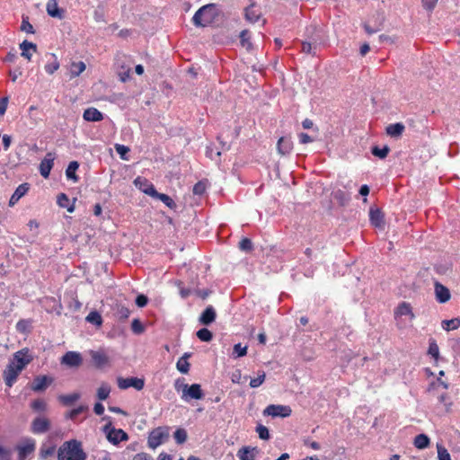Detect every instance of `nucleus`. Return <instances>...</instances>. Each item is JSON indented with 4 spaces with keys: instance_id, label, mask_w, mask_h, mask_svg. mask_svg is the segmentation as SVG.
I'll use <instances>...</instances> for the list:
<instances>
[{
    "instance_id": "1",
    "label": "nucleus",
    "mask_w": 460,
    "mask_h": 460,
    "mask_svg": "<svg viewBox=\"0 0 460 460\" xmlns=\"http://www.w3.org/2000/svg\"><path fill=\"white\" fill-rule=\"evenodd\" d=\"M82 443L76 439L64 442L58 450V460H86Z\"/></svg>"
},
{
    "instance_id": "13",
    "label": "nucleus",
    "mask_w": 460,
    "mask_h": 460,
    "mask_svg": "<svg viewBox=\"0 0 460 460\" xmlns=\"http://www.w3.org/2000/svg\"><path fill=\"white\" fill-rule=\"evenodd\" d=\"M22 371L18 370L16 367H14L13 363H9L6 368L4 370V380L5 385L8 387H12L13 384L16 382L18 376Z\"/></svg>"
},
{
    "instance_id": "32",
    "label": "nucleus",
    "mask_w": 460,
    "mask_h": 460,
    "mask_svg": "<svg viewBox=\"0 0 460 460\" xmlns=\"http://www.w3.org/2000/svg\"><path fill=\"white\" fill-rule=\"evenodd\" d=\"M384 21H385L384 15L383 14H378L377 21L375 23L374 27H372L368 22H365L364 23L363 27L365 29V31L367 34H373V33L377 32L378 31L381 30V28L383 26V23H384Z\"/></svg>"
},
{
    "instance_id": "25",
    "label": "nucleus",
    "mask_w": 460,
    "mask_h": 460,
    "mask_svg": "<svg viewBox=\"0 0 460 460\" xmlns=\"http://www.w3.org/2000/svg\"><path fill=\"white\" fill-rule=\"evenodd\" d=\"M75 199L73 201H70L68 196L65 193H60L58 196L57 203L60 208H66L69 213H73L75 209Z\"/></svg>"
},
{
    "instance_id": "58",
    "label": "nucleus",
    "mask_w": 460,
    "mask_h": 460,
    "mask_svg": "<svg viewBox=\"0 0 460 460\" xmlns=\"http://www.w3.org/2000/svg\"><path fill=\"white\" fill-rule=\"evenodd\" d=\"M265 380V373L262 371L257 377L252 378L250 381V386L252 388L259 387Z\"/></svg>"
},
{
    "instance_id": "27",
    "label": "nucleus",
    "mask_w": 460,
    "mask_h": 460,
    "mask_svg": "<svg viewBox=\"0 0 460 460\" xmlns=\"http://www.w3.org/2000/svg\"><path fill=\"white\" fill-rule=\"evenodd\" d=\"M395 317L398 316H409L411 320H412L415 315L412 313V308L411 305L407 302H402L398 305L394 311Z\"/></svg>"
},
{
    "instance_id": "26",
    "label": "nucleus",
    "mask_w": 460,
    "mask_h": 460,
    "mask_svg": "<svg viewBox=\"0 0 460 460\" xmlns=\"http://www.w3.org/2000/svg\"><path fill=\"white\" fill-rule=\"evenodd\" d=\"M46 10L48 14L51 17L58 19L63 18L64 10L58 7L57 0H49L46 5Z\"/></svg>"
},
{
    "instance_id": "39",
    "label": "nucleus",
    "mask_w": 460,
    "mask_h": 460,
    "mask_svg": "<svg viewBox=\"0 0 460 460\" xmlns=\"http://www.w3.org/2000/svg\"><path fill=\"white\" fill-rule=\"evenodd\" d=\"M85 70V64L83 61L73 62L70 66L71 77L79 76Z\"/></svg>"
},
{
    "instance_id": "20",
    "label": "nucleus",
    "mask_w": 460,
    "mask_h": 460,
    "mask_svg": "<svg viewBox=\"0 0 460 460\" xmlns=\"http://www.w3.org/2000/svg\"><path fill=\"white\" fill-rule=\"evenodd\" d=\"M217 313L212 305H208L206 309L201 313L199 322L203 325H209L215 322Z\"/></svg>"
},
{
    "instance_id": "29",
    "label": "nucleus",
    "mask_w": 460,
    "mask_h": 460,
    "mask_svg": "<svg viewBox=\"0 0 460 460\" xmlns=\"http://www.w3.org/2000/svg\"><path fill=\"white\" fill-rule=\"evenodd\" d=\"M191 357V353L185 352L177 361L176 368L181 374H188L190 371V363L188 362L189 358Z\"/></svg>"
},
{
    "instance_id": "44",
    "label": "nucleus",
    "mask_w": 460,
    "mask_h": 460,
    "mask_svg": "<svg viewBox=\"0 0 460 460\" xmlns=\"http://www.w3.org/2000/svg\"><path fill=\"white\" fill-rule=\"evenodd\" d=\"M86 321L96 326H101L102 324V318L99 312L92 311L86 316Z\"/></svg>"
},
{
    "instance_id": "31",
    "label": "nucleus",
    "mask_w": 460,
    "mask_h": 460,
    "mask_svg": "<svg viewBox=\"0 0 460 460\" xmlns=\"http://www.w3.org/2000/svg\"><path fill=\"white\" fill-rule=\"evenodd\" d=\"M404 129V125L401 122H397L386 127V134L392 137H399L402 135Z\"/></svg>"
},
{
    "instance_id": "11",
    "label": "nucleus",
    "mask_w": 460,
    "mask_h": 460,
    "mask_svg": "<svg viewBox=\"0 0 460 460\" xmlns=\"http://www.w3.org/2000/svg\"><path fill=\"white\" fill-rule=\"evenodd\" d=\"M50 429V421L44 416L36 417L31 425V431L33 434H44Z\"/></svg>"
},
{
    "instance_id": "36",
    "label": "nucleus",
    "mask_w": 460,
    "mask_h": 460,
    "mask_svg": "<svg viewBox=\"0 0 460 460\" xmlns=\"http://www.w3.org/2000/svg\"><path fill=\"white\" fill-rule=\"evenodd\" d=\"M430 439L426 434H419L415 437L413 445L418 449H425L429 446Z\"/></svg>"
},
{
    "instance_id": "46",
    "label": "nucleus",
    "mask_w": 460,
    "mask_h": 460,
    "mask_svg": "<svg viewBox=\"0 0 460 460\" xmlns=\"http://www.w3.org/2000/svg\"><path fill=\"white\" fill-rule=\"evenodd\" d=\"M196 335L201 341L205 342H209L213 339V333L207 328L199 329Z\"/></svg>"
},
{
    "instance_id": "15",
    "label": "nucleus",
    "mask_w": 460,
    "mask_h": 460,
    "mask_svg": "<svg viewBox=\"0 0 460 460\" xmlns=\"http://www.w3.org/2000/svg\"><path fill=\"white\" fill-rule=\"evenodd\" d=\"M438 402L439 406H438V414H446L451 411L453 401L447 393L444 392L438 394Z\"/></svg>"
},
{
    "instance_id": "48",
    "label": "nucleus",
    "mask_w": 460,
    "mask_h": 460,
    "mask_svg": "<svg viewBox=\"0 0 460 460\" xmlns=\"http://www.w3.org/2000/svg\"><path fill=\"white\" fill-rule=\"evenodd\" d=\"M173 438L177 444H183L188 438L187 431L184 429L179 428L175 430Z\"/></svg>"
},
{
    "instance_id": "60",
    "label": "nucleus",
    "mask_w": 460,
    "mask_h": 460,
    "mask_svg": "<svg viewBox=\"0 0 460 460\" xmlns=\"http://www.w3.org/2000/svg\"><path fill=\"white\" fill-rule=\"evenodd\" d=\"M334 198L337 199L341 205H345L349 200V196L342 190H339L334 193Z\"/></svg>"
},
{
    "instance_id": "24",
    "label": "nucleus",
    "mask_w": 460,
    "mask_h": 460,
    "mask_svg": "<svg viewBox=\"0 0 460 460\" xmlns=\"http://www.w3.org/2000/svg\"><path fill=\"white\" fill-rule=\"evenodd\" d=\"M278 151L282 155H289L293 149V143L289 137H281L277 144Z\"/></svg>"
},
{
    "instance_id": "10",
    "label": "nucleus",
    "mask_w": 460,
    "mask_h": 460,
    "mask_svg": "<svg viewBox=\"0 0 460 460\" xmlns=\"http://www.w3.org/2000/svg\"><path fill=\"white\" fill-rule=\"evenodd\" d=\"M145 194L161 200L169 208L172 209L176 208L174 200L170 196L158 192L154 185H147V189L145 190Z\"/></svg>"
},
{
    "instance_id": "19",
    "label": "nucleus",
    "mask_w": 460,
    "mask_h": 460,
    "mask_svg": "<svg viewBox=\"0 0 460 460\" xmlns=\"http://www.w3.org/2000/svg\"><path fill=\"white\" fill-rule=\"evenodd\" d=\"M30 190V184L25 182L20 184L13 193L9 200V206L13 207Z\"/></svg>"
},
{
    "instance_id": "34",
    "label": "nucleus",
    "mask_w": 460,
    "mask_h": 460,
    "mask_svg": "<svg viewBox=\"0 0 460 460\" xmlns=\"http://www.w3.org/2000/svg\"><path fill=\"white\" fill-rule=\"evenodd\" d=\"M80 397L81 394L79 393H73L70 394H61L58 396V400L64 405L69 406L78 401Z\"/></svg>"
},
{
    "instance_id": "37",
    "label": "nucleus",
    "mask_w": 460,
    "mask_h": 460,
    "mask_svg": "<svg viewBox=\"0 0 460 460\" xmlns=\"http://www.w3.org/2000/svg\"><path fill=\"white\" fill-rule=\"evenodd\" d=\"M240 43L243 48H245L247 50L252 49V43L251 41V33L248 30H243L240 32Z\"/></svg>"
},
{
    "instance_id": "2",
    "label": "nucleus",
    "mask_w": 460,
    "mask_h": 460,
    "mask_svg": "<svg viewBox=\"0 0 460 460\" xmlns=\"http://www.w3.org/2000/svg\"><path fill=\"white\" fill-rule=\"evenodd\" d=\"M220 10L216 4L201 6L193 15L192 22L196 27H206L215 22L220 16Z\"/></svg>"
},
{
    "instance_id": "62",
    "label": "nucleus",
    "mask_w": 460,
    "mask_h": 460,
    "mask_svg": "<svg viewBox=\"0 0 460 460\" xmlns=\"http://www.w3.org/2000/svg\"><path fill=\"white\" fill-rule=\"evenodd\" d=\"M135 303L138 307H144L147 305L148 298L146 296L141 294L136 297Z\"/></svg>"
},
{
    "instance_id": "5",
    "label": "nucleus",
    "mask_w": 460,
    "mask_h": 460,
    "mask_svg": "<svg viewBox=\"0 0 460 460\" xmlns=\"http://www.w3.org/2000/svg\"><path fill=\"white\" fill-rule=\"evenodd\" d=\"M204 396V392L199 384H192L190 385L183 386V394H181V399L185 402H189L190 399L201 400Z\"/></svg>"
},
{
    "instance_id": "6",
    "label": "nucleus",
    "mask_w": 460,
    "mask_h": 460,
    "mask_svg": "<svg viewBox=\"0 0 460 460\" xmlns=\"http://www.w3.org/2000/svg\"><path fill=\"white\" fill-rule=\"evenodd\" d=\"M291 412L292 410L288 405L270 404L263 411V415L286 418L289 417L291 415Z\"/></svg>"
},
{
    "instance_id": "42",
    "label": "nucleus",
    "mask_w": 460,
    "mask_h": 460,
    "mask_svg": "<svg viewBox=\"0 0 460 460\" xmlns=\"http://www.w3.org/2000/svg\"><path fill=\"white\" fill-rule=\"evenodd\" d=\"M390 152V148L388 146H384L383 147H379L378 146H374L371 148V153L373 155L380 158L385 159Z\"/></svg>"
},
{
    "instance_id": "54",
    "label": "nucleus",
    "mask_w": 460,
    "mask_h": 460,
    "mask_svg": "<svg viewBox=\"0 0 460 460\" xmlns=\"http://www.w3.org/2000/svg\"><path fill=\"white\" fill-rule=\"evenodd\" d=\"M247 353V347L242 346L241 343L235 344L233 349V355L234 358H241Z\"/></svg>"
},
{
    "instance_id": "33",
    "label": "nucleus",
    "mask_w": 460,
    "mask_h": 460,
    "mask_svg": "<svg viewBox=\"0 0 460 460\" xmlns=\"http://www.w3.org/2000/svg\"><path fill=\"white\" fill-rule=\"evenodd\" d=\"M261 12L256 9L253 4L245 9V18L251 22H258L261 18Z\"/></svg>"
},
{
    "instance_id": "35",
    "label": "nucleus",
    "mask_w": 460,
    "mask_h": 460,
    "mask_svg": "<svg viewBox=\"0 0 460 460\" xmlns=\"http://www.w3.org/2000/svg\"><path fill=\"white\" fill-rule=\"evenodd\" d=\"M79 167V164L76 161H72L69 163L66 170V176L68 180H72L74 182L78 181V177L75 174L76 170Z\"/></svg>"
},
{
    "instance_id": "45",
    "label": "nucleus",
    "mask_w": 460,
    "mask_h": 460,
    "mask_svg": "<svg viewBox=\"0 0 460 460\" xmlns=\"http://www.w3.org/2000/svg\"><path fill=\"white\" fill-rule=\"evenodd\" d=\"M31 325V320L22 319L16 323V330L21 333H28L30 332Z\"/></svg>"
},
{
    "instance_id": "53",
    "label": "nucleus",
    "mask_w": 460,
    "mask_h": 460,
    "mask_svg": "<svg viewBox=\"0 0 460 460\" xmlns=\"http://www.w3.org/2000/svg\"><path fill=\"white\" fill-rule=\"evenodd\" d=\"M56 447L54 446L50 447H42L40 450V458L47 459L49 456H51L55 454Z\"/></svg>"
},
{
    "instance_id": "63",
    "label": "nucleus",
    "mask_w": 460,
    "mask_h": 460,
    "mask_svg": "<svg viewBox=\"0 0 460 460\" xmlns=\"http://www.w3.org/2000/svg\"><path fill=\"white\" fill-rule=\"evenodd\" d=\"M437 2L438 0H422V4L426 10L431 12L435 8Z\"/></svg>"
},
{
    "instance_id": "57",
    "label": "nucleus",
    "mask_w": 460,
    "mask_h": 460,
    "mask_svg": "<svg viewBox=\"0 0 460 460\" xmlns=\"http://www.w3.org/2000/svg\"><path fill=\"white\" fill-rule=\"evenodd\" d=\"M131 330L134 333L140 334L145 331V328L138 319H134L131 323Z\"/></svg>"
},
{
    "instance_id": "50",
    "label": "nucleus",
    "mask_w": 460,
    "mask_h": 460,
    "mask_svg": "<svg viewBox=\"0 0 460 460\" xmlns=\"http://www.w3.org/2000/svg\"><path fill=\"white\" fill-rule=\"evenodd\" d=\"M316 49L310 41H308L307 40H304L302 42V52L305 53V54H309V55H312V56H315L316 55Z\"/></svg>"
},
{
    "instance_id": "21",
    "label": "nucleus",
    "mask_w": 460,
    "mask_h": 460,
    "mask_svg": "<svg viewBox=\"0 0 460 460\" xmlns=\"http://www.w3.org/2000/svg\"><path fill=\"white\" fill-rule=\"evenodd\" d=\"M54 164V157L51 153H49L47 156L40 162V172L44 178L49 176L50 171Z\"/></svg>"
},
{
    "instance_id": "14",
    "label": "nucleus",
    "mask_w": 460,
    "mask_h": 460,
    "mask_svg": "<svg viewBox=\"0 0 460 460\" xmlns=\"http://www.w3.org/2000/svg\"><path fill=\"white\" fill-rule=\"evenodd\" d=\"M53 382V378L48 376H36L31 385V388L34 392H43L45 391L49 385H50Z\"/></svg>"
},
{
    "instance_id": "22",
    "label": "nucleus",
    "mask_w": 460,
    "mask_h": 460,
    "mask_svg": "<svg viewBox=\"0 0 460 460\" xmlns=\"http://www.w3.org/2000/svg\"><path fill=\"white\" fill-rule=\"evenodd\" d=\"M92 360L97 368H102L109 364V357L102 351L92 350L90 352Z\"/></svg>"
},
{
    "instance_id": "43",
    "label": "nucleus",
    "mask_w": 460,
    "mask_h": 460,
    "mask_svg": "<svg viewBox=\"0 0 460 460\" xmlns=\"http://www.w3.org/2000/svg\"><path fill=\"white\" fill-rule=\"evenodd\" d=\"M111 393V387L108 384L102 383L101 386L97 389L96 396L100 401L106 400Z\"/></svg>"
},
{
    "instance_id": "8",
    "label": "nucleus",
    "mask_w": 460,
    "mask_h": 460,
    "mask_svg": "<svg viewBox=\"0 0 460 460\" xmlns=\"http://www.w3.org/2000/svg\"><path fill=\"white\" fill-rule=\"evenodd\" d=\"M118 386L119 389L126 390L129 387H133L137 391H141L145 386L144 378L139 377H118Z\"/></svg>"
},
{
    "instance_id": "9",
    "label": "nucleus",
    "mask_w": 460,
    "mask_h": 460,
    "mask_svg": "<svg viewBox=\"0 0 460 460\" xmlns=\"http://www.w3.org/2000/svg\"><path fill=\"white\" fill-rule=\"evenodd\" d=\"M306 40L317 48L324 43L325 36L322 29L310 25L306 28Z\"/></svg>"
},
{
    "instance_id": "7",
    "label": "nucleus",
    "mask_w": 460,
    "mask_h": 460,
    "mask_svg": "<svg viewBox=\"0 0 460 460\" xmlns=\"http://www.w3.org/2000/svg\"><path fill=\"white\" fill-rule=\"evenodd\" d=\"M31 360L32 357L29 354V349H23L15 352L13 359L9 363H13L18 370L22 371Z\"/></svg>"
},
{
    "instance_id": "55",
    "label": "nucleus",
    "mask_w": 460,
    "mask_h": 460,
    "mask_svg": "<svg viewBox=\"0 0 460 460\" xmlns=\"http://www.w3.org/2000/svg\"><path fill=\"white\" fill-rule=\"evenodd\" d=\"M439 386H442L443 389L447 390L448 388V384L442 381L441 378L438 377L436 381L429 385V391H437Z\"/></svg>"
},
{
    "instance_id": "16",
    "label": "nucleus",
    "mask_w": 460,
    "mask_h": 460,
    "mask_svg": "<svg viewBox=\"0 0 460 460\" xmlns=\"http://www.w3.org/2000/svg\"><path fill=\"white\" fill-rule=\"evenodd\" d=\"M35 441L31 438L27 439L22 445H18L16 449L18 451L19 460H25L28 456L35 451Z\"/></svg>"
},
{
    "instance_id": "61",
    "label": "nucleus",
    "mask_w": 460,
    "mask_h": 460,
    "mask_svg": "<svg viewBox=\"0 0 460 460\" xmlns=\"http://www.w3.org/2000/svg\"><path fill=\"white\" fill-rule=\"evenodd\" d=\"M87 410V407L86 406H84V405H80L78 406L77 408H75L73 409L70 412H69V418L74 420L76 416H78L79 414L83 413L84 411Z\"/></svg>"
},
{
    "instance_id": "40",
    "label": "nucleus",
    "mask_w": 460,
    "mask_h": 460,
    "mask_svg": "<svg viewBox=\"0 0 460 460\" xmlns=\"http://www.w3.org/2000/svg\"><path fill=\"white\" fill-rule=\"evenodd\" d=\"M441 325L446 331L456 330L460 327V318L456 317L450 320H444L442 321Z\"/></svg>"
},
{
    "instance_id": "38",
    "label": "nucleus",
    "mask_w": 460,
    "mask_h": 460,
    "mask_svg": "<svg viewBox=\"0 0 460 460\" xmlns=\"http://www.w3.org/2000/svg\"><path fill=\"white\" fill-rule=\"evenodd\" d=\"M31 409L35 412H44L47 410V402L44 399L38 398L33 400L31 404Z\"/></svg>"
},
{
    "instance_id": "49",
    "label": "nucleus",
    "mask_w": 460,
    "mask_h": 460,
    "mask_svg": "<svg viewBox=\"0 0 460 460\" xmlns=\"http://www.w3.org/2000/svg\"><path fill=\"white\" fill-rule=\"evenodd\" d=\"M134 184L141 191L145 193V190L147 189V185H154L148 180L143 177H137L134 181Z\"/></svg>"
},
{
    "instance_id": "23",
    "label": "nucleus",
    "mask_w": 460,
    "mask_h": 460,
    "mask_svg": "<svg viewBox=\"0 0 460 460\" xmlns=\"http://www.w3.org/2000/svg\"><path fill=\"white\" fill-rule=\"evenodd\" d=\"M83 118L86 121L98 122L103 119V114L96 108L90 107L84 111Z\"/></svg>"
},
{
    "instance_id": "28",
    "label": "nucleus",
    "mask_w": 460,
    "mask_h": 460,
    "mask_svg": "<svg viewBox=\"0 0 460 460\" xmlns=\"http://www.w3.org/2000/svg\"><path fill=\"white\" fill-rule=\"evenodd\" d=\"M369 220L371 225L376 227H380L384 225V215L379 208H370Z\"/></svg>"
},
{
    "instance_id": "30",
    "label": "nucleus",
    "mask_w": 460,
    "mask_h": 460,
    "mask_svg": "<svg viewBox=\"0 0 460 460\" xmlns=\"http://www.w3.org/2000/svg\"><path fill=\"white\" fill-rule=\"evenodd\" d=\"M20 49L22 50V56L28 59L29 61L31 59L32 54L30 52V50H32L33 52L37 51V45L30 42L28 40H23L20 44Z\"/></svg>"
},
{
    "instance_id": "4",
    "label": "nucleus",
    "mask_w": 460,
    "mask_h": 460,
    "mask_svg": "<svg viewBox=\"0 0 460 460\" xmlns=\"http://www.w3.org/2000/svg\"><path fill=\"white\" fill-rule=\"evenodd\" d=\"M103 431L106 433L107 439L113 445H118L119 442L128 439V434L121 429L111 427V421L103 427Z\"/></svg>"
},
{
    "instance_id": "12",
    "label": "nucleus",
    "mask_w": 460,
    "mask_h": 460,
    "mask_svg": "<svg viewBox=\"0 0 460 460\" xmlns=\"http://www.w3.org/2000/svg\"><path fill=\"white\" fill-rule=\"evenodd\" d=\"M60 363L69 367H78L83 363V357L79 352L67 351L61 358Z\"/></svg>"
},
{
    "instance_id": "47",
    "label": "nucleus",
    "mask_w": 460,
    "mask_h": 460,
    "mask_svg": "<svg viewBox=\"0 0 460 460\" xmlns=\"http://www.w3.org/2000/svg\"><path fill=\"white\" fill-rule=\"evenodd\" d=\"M238 247L241 251L245 252H250L253 250V244L251 239L244 237L243 238L238 244Z\"/></svg>"
},
{
    "instance_id": "3",
    "label": "nucleus",
    "mask_w": 460,
    "mask_h": 460,
    "mask_svg": "<svg viewBox=\"0 0 460 460\" xmlns=\"http://www.w3.org/2000/svg\"><path fill=\"white\" fill-rule=\"evenodd\" d=\"M169 438V427H158L154 429L148 436L147 444L152 449L162 445Z\"/></svg>"
},
{
    "instance_id": "18",
    "label": "nucleus",
    "mask_w": 460,
    "mask_h": 460,
    "mask_svg": "<svg viewBox=\"0 0 460 460\" xmlns=\"http://www.w3.org/2000/svg\"><path fill=\"white\" fill-rule=\"evenodd\" d=\"M435 295H436V300L438 303L444 304L447 302L450 299V291L449 289L439 283L438 281L435 282Z\"/></svg>"
},
{
    "instance_id": "17",
    "label": "nucleus",
    "mask_w": 460,
    "mask_h": 460,
    "mask_svg": "<svg viewBox=\"0 0 460 460\" xmlns=\"http://www.w3.org/2000/svg\"><path fill=\"white\" fill-rule=\"evenodd\" d=\"M260 449L257 447H243L237 452L240 460H255Z\"/></svg>"
},
{
    "instance_id": "56",
    "label": "nucleus",
    "mask_w": 460,
    "mask_h": 460,
    "mask_svg": "<svg viewBox=\"0 0 460 460\" xmlns=\"http://www.w3.org/2000/svg\"><path fill=\"white\" fill-rule=\"evenodd\" d=\"M437 448L438 460H451L450 454L443 446L438 445Z\"/></svg>"
},
{
    "instance_id": "41",
    "label": "nucleus",
    "mask_w": 460,
    "mask_h": 460,
    "mask_svg": "<svg viewBox=\"0 0 460 460\" xmlns=\"http://www.w3.org/2000/svg\"><path fill=\"white\" fill-rule=\"evenodd\" d=\"M52 61H49L45 65V71L49 75L54 74L58 68H59V62L58 60V58L55 54L50 55Z\"/></svg>"
},
{
    "instance_id": "64",
    "label": "nucleus",
    "mask_w": 460,
    "mask_h": 460,
    "mask_svg": "<svg viewBox=\"0 0 460 460\" xmlns=\"http://www.w3.org/2000/svg\"><path fill=\"white\" fill-rule=\"evenodd\" d=\"M132 460H154V458L146 453H138L134 456Z\"/></svg>"
},
{
    "instance_id": "51",
    "label": "nucleus",
    "mask_w": 460,
    "mask_h": 460,
    "mask_svg": "<svg viewBox=\"0 0 460 460\" xmlns=\"http://www.w3.org/2000/svg\"><path fill=\"white\" fill-rule=\"evenodd\" d=\"M429 355H430L435 359H438L439 357V349L435 340H430L429 344Z\"/></svg>"
},
{
    "instance_id": "52",
    "label": "nucleus",
    "mask_w": 460,
    "mask_h": 460,
    "mask_svg": "<svg viewBox=\"0 0 460 460\" xmlns=\"http://www.w3.org/2000/svg\"><path fill=\"white\" fill-rule=\"evenodd\" d=\"M256 432L258 433V436L261 439L268 440L270 438L269 429L262 424H259L256 427Z\"/></svg>"
},
{
    "instance_id": "59",
    "label": "nucleus",
    "mask_w": 460,
    "mask_h": 460,
    "mask_svg": "<svg viewBox=\"0 0 460 460\" xmlns=\"http://www.w3.org/2000/svg\"><path fill=\"white\" fill-rule=\"evenodd\" d=\"M21 30L31 34L35 32L33 26L28 21V17H22Z\"/></svg>"
}]
</instances>
